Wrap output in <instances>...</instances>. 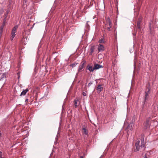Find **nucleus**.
Returning a JSON list of instances; mask_svg holds the SVG:
<instances>
[{
    "mask_svg": "<svg viewBox=\"0 0 158 158\" xmlns=\"http://www.w3.org/2000/svg\"><path fill=\"white\" fill-rule=\"evenodd\" d=\"M140 141L138 140L135 143V148L134 149V151L136 152L139 151V150L140 147H141V149L142 150H144L145 149V144L144 140H142L140 146L139 143Z\"/></svg>",
    "mask_w": 158,
    "mask_h": 158,
    "instance_id": "nucleus-1",
    "label": "nucleus"
},
{
    "mask_svg": "<svg viewBox=\"0 0 158 158\" xmlns=\"http://www.w3.org/2000/svg\"><path fill=\"white\" fill-rule=\"evenodd\" d=\"M151 88L150 86V84L149 86L148 87L145 91V95L144 98V104L145 105L148 100V98L150 92Z\"/></svg>",
    "mask_w": 158,
    "mask_h": 158,
    "instance_id": "nucleus-2",
    "label": "nucleus"
},
{
    "mask_svg": "<svg viewBox=\"0 0 158 158\" xmlns=\"http://www.w3.org/2000/svg\"><path fill=\"white\" fill-rule=\"evenodd\" d=\"M18 27L17 25L15 26L13 28L12 30L11 35V36L10 37V39L11 40H13V39L15 35V33Z\"/></svg>",
    "mask_w": 158,
    "mask_h": 158,
    "instance_id": "nucleus-3",
    "label": "nucleus"
},
{
    "mask_svg": "<svg viewBox=\"0 0 158 158\" xmlns=\"http://www.w3.org/2000/svg\"><path fill=\"white\" fill-rule=\"evenodd\" d=\"M86 63V61L84 60L82 61L79 66V68L78 70V72H81L83 71V69L84 67V64Z\"/></svg>",
    "mask_w": 158,
    "mask_h": 158,
    "instance_id": "nucleus-4",
    "label": "nucleus"
},
{
    "mask_svg": "<svg viewBox=\"0 0 158 158\" xmlns=\"http://www.w3.org/2000/svg\"><path fill=\"white\" fill-rule=\"evenodd\" d=\"M82 133L83 135H85L87 136H88V133L87 130L85 128H82L81 129Z\"/></svg>",
    "mask_w": 158,
    "mask_h": 158,
    "instance_id": "nucleus-5",
    "label": "nucleus"
},
{
    "mask_svg": "<svg viewBox=\"0 0 158 158\" xmlns=\"http://www.w3.org/2000/svg\"><path fill=\"white\" fill-rule=\"evenodd\" d=\"M98 52H102L104 50V46L102 44H99L98 48Z\"/></svg>",
    "mask_w": 158,
    "mask_h": 158,
    "instance_id": "nucleus-6",
    "label": "nucleus"
},
{
    "mask_svg": "<svg viewBox=\"0 0 158 158\" xmlns=\"http://www.w3.org/2000/svg\"><path fill=\"white\" fill-rule=\"evenodd\" d=\"M101 85H98L97 88V92L98 93H99L103 90V88L102 86Z\"/></svg>",
    "mask_w": 158,
    "mask_h": 158,
    "instance_id": "nucleus-7",
    "label": "nucleus"
},
{
    "mask_svg": "<svg viewBox=\"0 0 158 158\" xmlns=\"http://www.w3.org/2000/svg\"><path fill=\"white\" fill-rule=\"evenodd\" d=\"M74 106L75 108L77 107L80 104V101L77 99H75L74 101Z\"/></svg>",
    "mask_w": 158,
    "mask_h": 158,
    "instance_id": "nucleus-8",
    "label": "nucleus"
},
{
    "mask_svg": "<svg viewBox=\"0 0 158 158\" xmlns=\"http://www.w3.org/2000/svg\"><path fill=\"white\" fill-rule=\"evenodd\" d=\"M103 66L102 65H100L98 64H94V68L95 70L98 69L100 68H103Z\"/></svg>",
    "mask_w": 158,
    "mask_h": 158,
    "instance_id": "nucleus-9",
    "label": "nucleus"
},
{
    "mask_svg": "<svg viewBox=\"0 0 158 158\" xmlns=\"http://www.w3.org/2000/svg\"><path fill=\"white\" fill-rule=\"evenodd\" d=\"M141 20L142 18L141 17L139 18L137 23V28L139 29H140L141 28L140 24L141 23Z\"/></svg>",
    "mask_w": 158,
    "mask_h": 158,
    "instance_id": "nucleus-10",
    "label": "nucleus"
},
{
    "mask_svg": "<svg viewBox=\"0 0 158 158\" xmlns=\"http://www.w3.org/2000/svg\"><path fill=\"white\" fill-rule=\"evenodd\" d=\"M86 69L89 70L90 72H93L94 70V67L93 68L92 66L88 65Z\"/></svg>",
    "mask_w": 158,
    "mask_h": 158,
    "instance_id": "nucleus-11",
    "label": "nucleus"
},
{
    "mask_svg": "<svg viewBox=\"0 0 158 158\" xmlns=\"http://www.w3.org/2000/svg\"><path fill=\"white\" fill-rule=\"evenodd\" d=\"M28 91V89H23V91L21 93L20 96L25 95L26 93Z\"/></svg>",
    "mask_w": 158,
    "mask_h": 158,
    "instance_id": "nucleus-12",
    "label": "nucleus"
},
{
    "mask_svg": "<svg viewBox=\"0 0 158 158\" xmlns=\"http://www.w3.org/2000/svg\"><path fill=\"white\" fill-rule=\"evenodd\" d=\"M94 46H92L90 49V52L89 53V55H92L93 53L94 52Z\"/></svg>",
    "mask_w": 158,
    "mask_h": 158,
    "instance_id": "nucleus-13",
    "label": "nucleus"
},
{
    "mask_svg": "<svg viewBox=\"0 0 158 158\" xmlns=\"http://www.w3.org/2000/svg\"><path fill=\"white\" fill-rule=\"evenodd\" d=\"M134 125L132 123H130L129 124L128 126V128L129 129L131 130H132L133 129Z\"/></svg>",
    "mask_w": 158,
    "mask_h": 158,
    "instance_id": "nucleus-14",
    "label": "nucleus"
},
{
    "mask_svg": "<svg viewBox=\"0 0 158 158\" xmlns=\"http://www.w3.org/2000/svg\"><path fill=\"white\" fill-rule=\"evenodd\" d=\"M7 73H5L2 75L1 77L0 80H3L4 79V78H6V76L7 75Z\"/></svg>",
    "mask_w": 158,
    "mask_h": 158,
    "instance_id": "nucleus-15",
    "label": "nucleus"
},
{
    "mask_svg": "<svg viewBox=\"0 0 158 158\" xmlns=\"http://www.w3.org/2000/svg\"><path fill=\"white\" fill-rule=\"evenodd\" d=\"M107 22L108 23V25L109 26H112V23L111 22L110 19L109 18H108L107 21Z\"/></svg>",
    "mask_w": 158,
    "mask_h": 158,
    "instance_id": "nucleus-16",
    "label": "nucleus"
},
{
    "mask_svg": "<svg viewBox=\"0 0 158 158\" xmlns=\"http://www.w3.org/2000/svg\"><path fill=\"white\" fill-rule=\"evenodd\" d=\"M98 42L100 44L104 43L105 42V41H104V39H101V40H99L98 41Z\"/></svg>",
    "mask_w": 158,
    "mask_h": 158,
    "instance_id": "nucleus-17",
    "label": "nucleus"
},
{
    "mask_svg": "<svg viewBox=\"0 0 158 158\" xmlns=\"http://www.w3.org/2000/svg\"><path fill=\"white\" fill-rule=\"evenodd\" d=\"M78 63H73L70 65V66L72 67L73 68L75 67Z\"/></svg>",
    "mask_w": 158,
    "mask_h": 158,
    "instance_id": "nucleus-18",
    "label": "nucleus"
},
{
    "mask_svg": "<svg viewBox=\"0 0 158 158\" xmlns=\"http://www.w3.org/2000/svg\"><path fill=\"white\" fill-rule=\"evenodd\" d=\"M6 15L5 18L4 19L3 23L2 25H3L4 26H5V23L6 20Z\"/></svg>",
    "mask_w": 158,
    "mask_h": 158,
    "instance_id": "nucleus-19",
    "label": "nucleus"
},
{
    "mask_svg": "<svg viewBox=\"0 0 158 158\" xmlns=\"http://www.w3.org/2000/svg\"><path fill=\"white\" fill-rule=\"evenodd\" d=\"M94 82V81H91L88 84V87H89L90 85L93 84V83Z\"/></svg>",
    "mask_w": 158,
    "mask_h": 158,
    "instance_id": "nucleus-20",
    "label": "nucleus"
},
{
    "mask_svg": "<svg viewBox=\"0 0 158 158\" xmlns=\"http://www.w3.org/2000/svg\"><path fill=\"white\" fill-rule=\"evenodd\" d=\"M112 27V26H109L107 28V30L108 31H110V28Z\"/></svg>",
    "mask_w": 158,
    "mask_h": 158,
    "instance_id": "nucleus-21",
    "label": "nucleus"
},
{
    "mask_svg": "<svg viewBox=\"0 0 158 158\" xmlns=\"http://www.w3.org/2000/svg\"><path fill=\"white\" fill-rule=\"evenodd\" d=\"M4 26L3 25H2L0 27V30H3Z\"/></svg>",
    "mask_w": 158,
    "mask_h": 158,
    "instance_id": "nucleus-22",
    "label": "nucleus"
},
{
    "mask_svg": "<svg viewBox=\"0 0 158 158\" xmlns=\"http://www.w3.org/2000/svg\"><path fill=\"white\" fill-rule=\"evenodd\" d=\"M2 152L0 151V158H2Z\"/></svg>",
    "mask_w": 158,
    "mask_h": 158,
    "instance_id": "nucleus-23",
    "label": "nucleus"
},
{
    "mask_svg": "<svg viewBox=\"0 0 158 158\" xmlns=\"http://www.w3.org/2000/svg\"><path fill=\"white\" fill-rule=\"evenodd\" d=\"M82 94L84 96H86L87 95L86 94L85 92H83L82 93Z\"/></svg>",
    "mask_w": 158,
    "mask_h": 158,
    "instance_id": "nucleus-24",
    "label": "nucleus"
},
{
    "mask_svg": "<svg viewBox=\"0 0 158 158\" xmlns=\"http://www.w3.org/2000/svg\"><path fill=\"white\" fill-rule=\"evenodd\" d=\"M3 31V30H0V34H1L2 35Z\"/></svg>",
    "mask_w": 158,
    "mask_h": 158,
    "instance_id": "nucleus-25",
    "label": "nucleus"
},
{
    "mask_svg": "<svg viewBox=\"0 0 158 158\" xmlns=\"http://www.w3.org/2000/svg\"><path fill=\"white\" fill-rule=\"evenodd\" d=\"M28 99H26L25 100V102H28Z\"/></svg>",
    "mask_w": 158,
    "mask_h": 158,
    "instance_id": "nucleus-26",
    "label": "nucleus"
},
{
    "mask_svg": "<svg viewBox=\"0 0 158 158\" xmlns=\"http://www.w3.org/2000/svg\"><path fill=\"white\" fill-rule=\"evenodd\" d=\"M80 158H84L83 156H81Z\"/></svg>",
    "mask_w": 158,
    "mask_h": 158,
    "instance_id": "nucleus-27",
    "label": "nucleus"
},
{
    "mask_svg": "<svg viewBox=\"0 0 158 158\" xmlns=\"http://www.w3.org/2000/svg\"><path fill=\"white\" fill-rule=\"evenodd\" d=\"M2 34H0V38H1V36H2Z\"/></svg>",
    "mask_w": 158,
    "mask_h": 158,
    "instance_id": "nucleus-28",
    "label": "nucleus"
},
{
    "mask_svg": "<svg viewBox=\"0 0 158 158\" xmlns=\"http://www.w3.org/2000/svg\"><path fill=\"white\" fill-rule=\"evenodd\" d=\"M144 158H147V156H145V157Z\"/></svg>",
    "mask_w": 158,
    "mask_h": 158,
    "instance_id": "nucleus-29",
    "label": "nucleus"
},
{
    "mask_svg": "<svg viewBox=\"0 0 158 158\" xmlns=\"http://www.w3.org/2000/svg\"><path fill=\"white\" fill-rule=\"evenodd\" d=\"M88 21H87V24H88Z\"/></svg>",
    "mask_w": 158,
    "mask_h": 158,
    "instance_id": "nucleus-30",
    "label": "nucleus"
},
{
    "mask_svg": "<svg viewBox=\"0 0 158 158\" xmlns=\"http://www.w3.org/2000/svg\"><path fill=\"white\" fill-rule=\"evenodd\" d=\"M19 77H20V76H19L18 77V78H19Z\"/></svg>",
    "mask_w": 158,
    "mask_h": 158,
    "instance_id": "nucleus-31",
    "label": "nucleus"
},
{
    "mask_svg": "<svg viewBox=\"0 0 158 158\" xmlns=\"http://www.w3.org/2000/svg\"><path fill=\"white\" fill-rule=\"evenodd\" d=\"M25 3H26V0H25Z\"/></svg>",
    "mask_w": 158,
    "mask_h": 158,
    "instance_id": "nucleus-32",
    "label": "nucleus"
},
{
    "mask_svg": "<svg viewBox=\"0 0 158 158\" xmlns=\"http://www.w3.org/2000/svg\"><path fill=\"white\" fill-rule=\"evenodd\" d=\"M1 135V133H0V135Z\"/></svg>",
    "mask_w": 158,
    "mask_h": 158,
    "instance_id": "nucleus-33",
    "label": "nucleus"
},
{
    "mask_svg": "<svg viewBox=\"0 0 158 158\" xmlns=\"http://www.w3.org/2000/svg\"><path fill=\"white\" fill-rule=\"evenodd\" d=\"M24 4L25 5V3L24 2Z\"/></svg>",
    "mask_w": 158,
    "mask_h": 158,
    "instance_id": "nucleus-34",
    "label": "nucleus"
}]
</instances>
